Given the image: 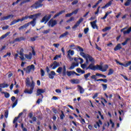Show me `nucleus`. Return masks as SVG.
I'll use <instances>...</instances> for the list:
<instances>
[{"label": "nucleus", "mask_w": 131, "mask_h": 131, "mask_svg": "<svg viewBox=\"0 0 131 131\" xmlns=\"http://www.w3.org/2000/svg\"><path fill=\"white\" fill-rule=\"evenodd\" d=\"M26 83L27 86H30V79L29 78H27L26 80Z\"/></svg>", "instance_id": "obj_28"}, {"label": "nucleus", "mask_w": 131, "mask_h": 131, "mask_svg": "<svg viewBox=\"0 0 131 131\" xmlns=\"http://www.w3.org/2000/svg\"><path fill=\"white\" fill-rule=\"evenodd\" d=\"M96 23H97V20H95L91 23V26L93 29H96H96H98V26H97V24H96Z\"/></svg>", "instance_id": "obj_16"}, {"label": "nucleus", "mask_w": 131, "mask_h": 131, "mask_svg": "<svg viewBox=\"0 0 131 131\" xmlns=\"http://www.w3.org/2000/svg\"><path fill=\"white\" fill-rule=\"evenodd\" d=\"M130 64H131V61H128L127 63L125 64V67H128V66H129Z\"/></svg>", "instance_id": "obj_61"}, {"label": "nucleus", "mask_w": 131, "mask_h": 131, "mask_svg": "<svg viewBox=\"0 0 131 131\" xmlns=\"http://www.w3.org/2000/svg\"><path fill=\"white\" fill-rule=\"evenodd\" d=\"M116 62L117 64H119L121 66H124V67H125V64L121 63L120 62L118 61V60H116Z\"/></svg>", "instance_id": "obj_48"}, {"label": "nucleus", "mask_w": 131, "mask_h": 131, "mask_svg": "<svg viewBox=\"0 0 131 131\" xmlns=\"http://www.w3.org/2000/svg\"><path fill=\"white\" fill-rule=\"evenodd\" d=\"M17 104H18V100H16L13 103L12 106V108H15V107L17 106Z\"/></svg>", "instance_id": "obj_40"}, {"label": "nucleus", "mask_w": 131, "mask_h": 131, "mask_svg": "<svg viewBox=\"0 0 131 131\" xmlns=\"http://www.w3.org/2000/svg\"><path fill=\"white\" fill-rule=\"evenodd\" d=\"M5 117L7 118L8 116H9V111L6 110L5 113Z\"/></svg>", "instance_id": "obj_49"}, {"label": "nucleus", "mask_w": 131, "mask_h": 131, "mask_svg": "<svg viewBox=\"0 0 131 131\" xmlns=\"http://www.w3.org/2000/svg\"><path fill=\"white\" fill-rule=\"evenodd\" d=\"M23 52H24V49H23V48H21L19 51V55H24V53H23Z\"/></svg>", "instance_id": "obj_56"}, {"label": "nucleus", "mask_w": 131, "mask_h": 131, "mask_svg": "<svg viewBox=\"0 0 131 131\" xmlns=\"http://www.w3.org/2000/svg\"><path fill=\"white\" fill-rule=\"evenodd\" d=\"M40 73H41V76L42 77L43 76H45V71H43V70H42V69H40Z\"/></svg>", "instance_id": "obj_45"}, {"label": "nucleus", "mask_w": 131, "mask_h": 131, "mask_svg": "<svg viewBox=\"0 0 131 131\" xmlns=\"http://www.w3.org/2000/svg\"><path fill=\"white\" fill-rule=\"evenodd\" d=\"M61 114L60 116V119H64V117H65V115H64V112L62 111H61Z\"/></svg>", "instance_id": "obj_41"}, {"label": "nucleus", "mask_w": 131, "mask_h": 131, "mask_svg": "<svg viewBox=\"0 0 131 131\" xmlns=\"http://www.w3.org/2000/svg\"><path fill=\"white\" fill-rule=\"evenodd\" d=\"M109 66L107 64H105L103 66L99 65L98 70L102 71V72H106L107 71V69H108Z\"/></svg>", "instance_id": "obj_6"}, {"label": "nucleus", "mask_w": 131, "mask_h": 131, "mask_svg": "<svg viewBox=\"0 0 131 131\" xmlns=\"http://www.w3.org/2000/svg\"><path fill=\"white\" fill-rule=\"evenodd\" d=\"M110 123L112 124V127H114L115 124L112 121V120L110 119Z\"/></svg>", "instance_id": "obj_53"}, {"label": "nucleus", "mask_w": 131, "mask_h": 131, "mask_svg": "<svg viewBox=\"0 0 131 131\" xmlns=\"http://www.w3.org/2000/svg\"><path fill=\"white\" fill-rule=\"evenodd\" d=\"M78 65H79L78 62H73V63H72L69 69L70 70H72L73 69H74V68H75V67H78Z\"/></svg>", "instance_id": "obj_14"}, {"label": "nucleus", "mask_w": 131, "mask_h": 131, "mask_svg": "<svg viewBox=\"0 0 131 131\" xmlns=\"http://www.w3.org/2000/svg\"><path fill=\"white\" fill-rule=\"evenodd\" d=\"M22 40H25V38H24V37L16 38L11 42V43H15V42H20V41H22Z\"/></svg>", "instance_id": "obj_11"}, {"label": "nucleus", "mask_w": 131, "mask_h": 131, "mask_svg": "<svg viewBox=\"0 0 131 131\" xmlns=\"http://www.w3.org/2000/svg\"><path fill=\"white\" fill-rule=\"evenodd\" d=\"M5 20H8V17L6 16H3L0 19L1 21H5Z\"/></svg>", "instance_id": "obj_50"}, {"label": "nucleus", "mask_w": 131, "mask_h": 131, "mask_svg": "<svg viewBox=\"0 0 131 131\" xmlns=\"http://www.w3.org/2000/svg\"><path fill=\"white\" fill-rule=\"evenodd\" d=\"M78 89L80 92V94H83L84 93V89L80 85H78Z\"/></svg>", "instance_id": "obj_23"}, {"label": "nucleus", "mask_w": 131, "mask_h": 131, "mask_svg": "<svg viewBox=\"0 0 131 131\" xmlns=\"http://www.w3.org/2000/svg\"><path fill=\"white\" fill-rule=\"evenodd\" d=\"M29 25H32L33 27H34L36 25V18H34L33 20L29 23Z\"/></svg>", "instance_id": "obj_15"}, {"label": "nucleus", "mask_w": 131, "mask_h": 131, "mask_svg": "<svg viewBox=\"0 0 131 131\" xmlns=\"http://www.w3.org/2000/svg\"><path fill=\"white\" fill-rule=\"evenodd\" d=\"M45 93V90L43 89H38L37 90L36 96H40L41 95L42 98H43V96L41 95V94H43Z\"/></svg>", "instance_id": "obj_13"}, {"label": "nucleus", "mask_w": 131, "mask_h": 131, "mask_svg": "<svg viewBox=\"0 0 131 131\" xmlns=\"http://www.w3.org/2000/svg\"><path fill=\"white\" fill-rule=\"evenodd\" d=\"M68 34H69V33L68 32H66L65 33H63L62 34L60 35L59 36V38H62L63 37H65V36H67Z\"/></svg>", "instance_id": "obj_31"}, {"label": "nucleus", "mask_w": 131, "mask_h": 131, "mask_svg": "<svg viewBox=\"0 0 131 131\" xmlns=\"http://www.w3.org/2000/svg\"><path fill=\"white\" fill-rule=\"evenodd\" d=\"M8 57L11 56V52H7L6 53V54H5L3 56V58H6V57H8Z\"/></svg>", "instance_id": "obj_46"}, {"label": "nucleus", "mask_w": 131, "mask_h": 131, "mask_svg": "<svg viewBox=\"0 0 131 131\" xmlns=\"http://www.w3.org/2000/svg\"><path fill=\"white\" fill-rule=\"evenodd\" d=\"M91 76V73H88L85 75H84V77L85 79V80H89V79L88 78L90 77Z\"/></svg>", "instance_id": "obj_32"}, {"label": "nucleus", "mask_w": 131, "mask_h": 131, "mask_svg": "<svg viewBox=\"0 0 131 131\" xmlns=\"http://www.w3.org/2000/svg\"><path fill=\"white\" fill-rule=\"evenodd\" d=\"M110 29H111V27H107L102 29V31L103 32H105V31H108V30H110Z\"/></svg>", "instance_id": "obj_36"}, {"label": "nucleus", "mask_w": 131, "mask_h": 131, "mask_svg": "<svg viewBox=\"0 0 131 131\" xmlns=\"http://www.w3.org/2000/svg\"><path fill=\"white\" fill-rule=\"evenodd\" d=\"M1 93L4 94V96H5V98H10V94H9V93L2 92H1Z\"/></svg>", "instance_id": "obj_29"}, {"label": "nucleus", "mask_w": 131, "mask_h": 131, "mask_svg": "<svg viewBox=\"0 0 131 131\" xmlns=\"http://www.w3.org/2000/svg\"><path fill=\"white\" fill-rule=\"evenodd\" d=\"M81 56L86 60V63L89 64V61L91 63L86 68V70L90 69L91 70H99V65L95 66V59L89 54L84 53H81Z\"/></svg>", "instance_id": "obj_1"}, {"label": "nucleus", "mask_w": 131, "mask_h": 131, "mask_svg": "<svg viewBox=\"0 0 131 131\" xmlns=\"http://www.w3.org/2000/svg\"><path fill=\"white\" fill-rule=\"evenodd\" d=\"M74 20V17H72L69 20H68L67 22V23H68V22H71V21H73Z\"/></svg>", "instance_id": "obj_62"}, {"label": "nucleus", "mask_w": 131, "mask_h": 131, "mask_svg": "<svg viewBox=\"0 0 131 131\" xmlns=\"http://www.w3.org/2000/svg\"><path fill=\"white\" fill-rule=\"evenodd\" d=\"M50 31H51V29H48V30H44L43 32H42V33L43 34H48V33H50Z\"/></svg>", "instance_id": "obj_37"}, {"label": "nucleus", "mask_w": 131, "mask_h": 131, "mask_svg": "<svg viewBox=\"0 0 131 131\" xmlns=\"http://www.w3.org/2000/svg\"><path fill=\"white\" fill-rule=\"evenodd\" d=\"M71 83L73 84H78L79 83V80L78 79H73L70 80Z\"/></svg>", "instance_id": "obj_19"}, {"label": "nucleus", "mask_w": 131, "mask_h": 131, "mask_svg": "<svg viewBox=\"0 0 131 131\" xmlns=\"http://www.w3.org/2000/svg\"><path fill=\"white\" fill-rule=\"evenodd\" d=\"M56 72L59 74H62L63 76H66V66H63V68L59 67L56 70Z\"/></svg>", "instance_id": "obj_2"}, {"label": "nucleus", "mask_w": 131, "mask_h": 131, "mask_svg": "<svg viewBox=\"0 0 131 131\" xmlns=\"http://www.w3.org/2000/svg\"><path fill=\"white\" fill-rule=\"evenodd\" d=\"M9 34H11V32H8L6 33L5 34L3 35L1 37L0 39H4V38H6L7 36H8Z\"/></svg>", "instance_id": "obj_22"}, {"label": "nucleus", "mask_w": 131, "mask_h": 131, "mask_svg": "<svg viewBox=\"0 0 131 131\" xmlns=\"http://www.w3.org/2000/svg\"><path fill=\"white\" fill-rule=\"evenodd\" d=\"M84 32L85 34H86L89 32V28H85L84 29Z\"/></svg>", "instance_id": "obj_64"}, {"label": "nucleus", "mask_w": 131, "mask_h": 131, "mask_svg": "<svg viewBox=\"0 0 131 131\" xmlns=\"http://www.w3.org/2000/svg\"><path fill=\"white\" fill-rule=\"evenodd\" d=\"M6 48H7V47L6 46H2L1 48L0 52H3V51H4V50H6Z\"/></svg>", "instance_id": "obj_55"}, {"label": "nucleus", "mask_w": 131, "mask_h": 131, "mask_svg": "<svg viewBox=\"0 0 131 131\" xmlns=\"http://www.w3.org/2000/svg\"><path fill=\"white\" fill-rule=\"evenodd\" d=\"M131 32V26L130 28H128V29L126 31H123V34H129V33H130Z\"/></svg>", "instance_id": "obj_27"}, {"label": "nucleus", "mask_w": 131, "mask_h": 131, "mask_svg": "<svg viewBox=\"0 0 131 131\" xmlns=\"http://www.w3.org/2000/svg\"><path fill=\"white\" fill-rule=\"evenodd\" d=\"M114 72V71L113 70V69H110L109 70V72L107 74V75H108V76L109 75H112V74H113Z\"/></svg>", "instance_id": "obj_35"}, {"label": "nucleus", "mask_w": 131, "mask_h": 131, "mask_svg": "<svg viewBox=\"0 0 131 131\" xmlns=\"http://www.w3.org/2000/svg\"><path fill=\"white\" fill-rule=\"evenodd\" d=\"M25 57L28 60H31L32 59V53H29V54H25Z\"/></svg>", "instance_id": "obj_17"}, {"label": "nucleus", "mask_w": 131, "mask_h": 131, "mask_svg": "<svg viewBox=\"0 0 131 131\" xmlns=\"http://www.w3.org/2000/svg\"><path fill=\"white\" fill-rule=\"evenodd\" d=\"M7 17V20H9L10 18L14 17V15L13 14H10L9 15L6 16Z\"/></svg>", "instance_id": "obj_54"}, {"label": "nucleus", "mask_w": 131, "mask_h": 131, "mask_svg": "<svg viewBox=\"0 0 131 131\" xmlns=\"http://www.w3.org/2000/svg\"><path fill=\"white\" fill-rule=\"evenodd\" d=\"M30 86L31 87V89L29 90L26 89L24 91V93L25 94H29L30 95H31L32 93H33V90L34 89V86H35V83L34 81H32V83L30 84Z\"/></svg>", "instance_id": "obj_3"}, {"label": "nucleus", "mask_w": 131, "mask_h": 131, "mask_svg": "<svg viewBox=\"0 0 131 131\" xmlns=\"http://www.w3.org/2000/svg\"><path fill=\"white\" fill-rule=\"evenodd\" d=\"M67 75L68 76H71L72 75H74L75 72L74 71H67L66 72Z\"/></svg>", "instance_id": "obj_26"}, {"label": "nucleus", "mask_w": 131, "mask_h": 131, "mask_svg": "<svg viewBox=\"0 0 131 131\" xmlns=\"http://www.w3.org/2000/svg\"><path fill=\"white\" fill-rule=\"evenodd\" d=\"M42 7V4H40V3L37 1L35 4L31 6V8H35V9H38V8H40Z\"/></svg>", "instance_id": "obj_8"}, {"label": "nucleus", "mask_w": 131, "mask_h": 131, "mask_svg": "<svg viewBox=\"0 0 131 131\" xmlns=\"http://www.w3.org/2000/svg\"><path fill=\"white\" fill-rule=\"evenodd\" d=\"M77 49H78V50H79V51L80 52V56H81V53H84L83 52V49H82V48L80 47V46H78Z\"/></svg>", "instance_id": "obj_33"}, {"label": "nucleus", "mask_w": 131, "mask_h": 131, "mask_svg": "<svg viewBox=\"0 0 131 131\" xmlns=\"http://www.w3.org/2000/svg\"><path fill=\"white\" fill-rule=\"evenodd\" d=\"M88 64L86 63V62L85 63H83V64H81V68H82V69H86V68H87V65Z\"/></svg>", "instance_id": "obj_34"}, {"label": "nucleus", "mask_w": 131, "mask_h": 131, "mask_svg": "<svg viewBox=\"0 0 131 131\" xmlns=\"http://www.w3.org/2000/svg\"><path fill=\"white\" fill-rule=\"evenodd\" d=\"M80 122L81 123H82V124H84V123H85V120H84V119L81 118L80 120Z\"/></svg>", "instance_id": "obj_60"}, {"label": "nucleus", "mask_w": 131, "mask_h": 131, "mask_svg": "<svg viewBox=\"0 0 131 131\" xmlns=\"http://www.w3.org/2000/svg\"><path fill=\"white\" fill-rule=\"evenodd\" d=\"M52 16L51 15H45L42 19V20L40 21L41 23H43L45 22L44 24H47V23L49 21L50 19H51V17Z\"/></svg>", "instance_id": "obj_5"}, {"label": "nucleus", "mask_w": 131, "mask_h": 131, "mask_svg": "<svg viewBox=\"0 0 131 131\" xmlns=\"http://www.w3.org/2000/svg\"><path fill=\"white\" fill-rule=\"evenodd\" d=\"M55 76H56V73L54 71H52L51 72L48 73V76L50 79H54V78L55 77Z\"/></svg>", "instance_id": "obj_12"}, {"label": "nucleus", "mask_w": 131, "mask_h": 131, "mask_svg": "<svg viewBox=\"0 0 131 131\" xmlns=\"http://www.w3.org/2000/svg\"><path fill=\"white\" fill-rule=\"evenodd\" d=\"M30 0H24L20 4V5H23V4H26V3H29Z\"/></svg>", "instance_id": "obj_57"}, {"label": "nucleus", "mask_w": 131, "mask_h": 131, "mask_svg": "<svg viewBox=\"0 0 131 131\" xmlns=\"http://www.w3.org/2000/svg\"><path fill=\"white\" fill-rule=\"evenodd\" d=\"M23 26L24 28H27V27H28V26H29V23H28L24 25Z\"/></svg>", "instance_id": "obj_63"}, {"label": "nucleus", "mask_w": 131, "mask_h": 131, "mask_svg": "<svg viewBox=\"0 0 131 131\" xmlns=\"http://www.w3.org/2000/svg\"><path fill=\"white\" fill-rule=\"evenodd\" d=\"M61 56H62V55H61V54H60V55H56L55 56V57H54L53 60H57V59H58V58H61Z\"/></svg>", "instance_id": "obj_44"}, {"label": "nucleus", "mask_w": 131, "mask_h": 131, "mask_svg": "<svg viewBox=\"0 0 131 131\" xmlns=\"http://www.w3.org/2000/svg\"><path fill=\"white\" fill-rule=\"evenodd\" d=\"M130 38H127L125 41L123 42L122 43V46H125V45H126V43H127V41H128V40H130Z\"/></svg>", "instance_id": "obj_38"}, {"label": "nucleus", "mask_w": 131, "mask_h": 131, "mask_svg": "<svg viewBox=\"0 0 131 131\" xmlns=\"http://www.w3.org/2000/svg\"><path fill=\"white\" fill-rule=\"evenodd\" d=\"M63 13H65V11L62 10L58 13H57L56 14H55L54 16V18H57V17H59V16H60V15H62V14H63Z\"/></svg>", "instance_id": "obj_25"}, {"label": "nucleus", "mask_w": 131, "mask_h": 131, "mask_svg": "<svg viewBox=\"0 0 131 131\" xmlns=\"http://www.w3.org/2000/svg\"><path fill=\"white\" fill-rule=\"evenodd\" d=\"M28 67L31 69V70H33V71H34V70H35V66H34V64H32Z\"/></svg>", "instance_id": "obj_39"}, {"label": "nucleus", "mask_w": 131, "mask_h": 131, "mask_svg": "<svg viewBox=\"0 0 131 131\" xmlns=\"http://www.w3.org/2000/svg\"><path fill=\"white\" fill-rule=\"evenodd\" d=\"M31 72V70L30 67H28L26 69V73H30Z\"/></svg>", "instance_id": "obj_43"}, {"label": "nucleus", "mask_w": 131, "mask_h": 131, "mask_svg": "<svg viewBox=\"0 0 131 131\" xmlns=\"http://www.w3.org/2000/svg\"><path fill=\"white\" fill-rule=\"evenodd\" d=\"M79 10V9H78L75 10L73 12H72V15H73V14H74L75 15H76V14H77V13L78 12Z\"/></svg>", "instance_id": "obj_58"}, {"label": "nucleus", "mask_w": 131, "mask_h": 131, "mask_svg": "<svg viewBox=\"0 0 131 131\" xmlns=\"http://www.w3.org/2000/svg\"><path fill=\"white\" fill-rule=\"evenodd\" d=\"M113 0H112L108 2L104 6L101 7L102 9H106V8H108V7H110L111 5H112V2Z\"/></svg>", "instance_id": "obj_18"}, {"label": "nucleus", "mask_w": 131, "mask_h": 131, "mask_svg": "<svg viewBox=\"0 0 131 131\" xmlns=\"http://www.w3.org/2000/svg\"><path fill=\"white\" fill-rule=\"evenodd\" d=\"M59 66H60V63L57 61H54L53 63L50 65L52 69H56V68L59 67Z\"/></svg>", "instance_id": "obj_10"}, {"label": "nucleus", "mask_w": 131, "mask_h": 131, "mask_svg": "<svg viewBox=\"0 0 131 131\" xmlns=\"http://www.w3.org/2000/svg\"><path fill=\"white\" fill-rule=\"evenodd\" d=\"M91 78L92 79H94V80H96L97 81V74H96V75H93L91 76Z\"/></svg>", "instance_id": "obj_51"}, {"label": "nucleus", "mask_w": 131, "mask_h": 131, "mask_svg": "<svg viewBox=\"0 0 131 131\" xmlns=\"http://www.w3.org/2000/svg\"><path fill=\"white\" fill-rule=\"evenodd\" d=\"M16 23H17V20H14L11 23L10 26L14 25V24H16Z\"/></svg>", "instance_id": "obj_59"}, {"label": "nucleus", "mask_w": 131, "mask_h": 131, "mask_svg": "<svg viewBox=\"0 0 131 131\" xmlns=\"http://www.w3.org/2000/svg\"><path fill=\"white\" fill-rule=\"evenodd\" d=\"M57 22L56 20H54L53 19H51L48 23L47 25L49 26V27H54V26H55V25H57Z\"/></svg>", "instance_id": "obj_4"}, {"label": "nucleus", "mask_w": 131, "mask_h": 131, "mask_svg": "<svg viewBox=\"0 0 131 131\" xmlns=\"http://www.w3.org/2000/svg\"><path fill=\"white\" fill-rule=\"evenodd\" d=\"M9 85L8 84H6L5 83L0 84V88H2L3 89H5V88H8Z\"/></svg>", "instance_id": "obj_30"}, {"label": "nucleus", "mask_w": 131, "mask_h": 131, "mask_svg": "<svg viewBox=\"0 0 131 131\" xmlns=\"http://www.w3.org/2000/svg\"><path fill=\"white\" fill-rule=\"evenodd\" d=\"M41 15V13H38L35 14L31 15L30 16H28L29 19H34V18H36V19L38 18Z\"/></svg>", "instance_id": "obj_9"}, {"label": "nucleus", "mask_w": 131, "mask_h": 131, "mask_svg": "<svg viewBox=\"0 0 131 131\" xmlns=\"http://www.w3.org/2000/svg\"><path fill=\"white\" fill-rule=\"evenodd\" d=\"M76 71L78 73H81V74H84L85 73V71L81 70L80 68H77Z\"/></svg>", "instance_id": "obj_24"}, {"label": "nucleus", "mask_w": 131, "mask_h": 131, "mask_svg": "<svg viewBox=\"0 0 131 131\" xmlns=\"http://www.w3.org/2000/svg\"><path fill=\"white\" fill-rule=\"evenodd\" d=\"M122 47H121V44L118 43L114 48V51H118L122 49Z\"/></svg>", "instance_id": "obj_20"}, {"label": "nucleus", "mask_w": 131, "mask_h": 131, "mask_svg": "<svg viewBox=\"0 0 131 131\" xmlns=\"http://www.w3.org/2000/svg\"><path fill=\"white\" fill-rule=\"evenodd\" d=\"M83 21V18L80 17V18L76 22L75 25L72 27L73 29H76L80 25V23Z\"/></svg>", "instance_id": "obj_7"}, {"label": "nucleus", "mask_w": 131, "mask_h": 131, "mask_svg": "<svg viewBox=\"0 0 131 131\" xmlns=\"http://www.w3.org/2000/svg\"><path fill=\"white\" fill-rule=\"evenodd\" d=\"M112 13V11H110V12H107L105 13V15L104 17H101V19L102 20H105V19H106L107 18V17L108 16V15H110V14Z\"/></svg>", "instance_id": "obj_21"}, {"label": "nucleus", "mask_w": 131, "mask_h": 131, "mask_svg": "<svg viewBox=\"0 0 131 131\" xmlns=\"http://www.w3.org/2000/svg\"><path fill=\"white\" fill-rule=\"evenodd\" d=\"M102 86L103 91H106V90H107V84H102Z\"/></svg>", "instance_id": "obj_47"}, {"label": "nucleus", "mask_w": 131, "mask_h": 131, "mask_svg": "<svg viewBox=\"0 0 131 131\" xmlns=\"http://www.w3.org/2000/svg\"><path fill=\"white\" fill-rule=\"evenodd\" d=\"M19 58L21 61H24L25 60V58L24 57V54H22V55H20Z\"/></svg>", "instance_id": "obj_52"}, {"label": "nucleus", "mask_w": 131, "mask_h": 131, "mask_svg": "<svg viewBox=\"0 0 131 131\" xmlns=\"http://www.w3.org/2000/svg\"><path fill=\"white\" fill-rule=\"evenodd\" d=\"M96 76H101V77H103V78H106V76L100 73H96Z\"/></svg>", "instance_id": "obj_42"}]
</instances>
